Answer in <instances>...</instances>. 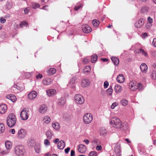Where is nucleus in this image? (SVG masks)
I'll return each mask as SVG.
<instances>
[{"label": "nucleus", "instance_id": "nucleus-1", "mask_svg": "<svg viewBox=\"0 0 156 156\" xmlns=\"http://www.w3.org/2000/svg\"><path fill=\"white\" fill-rule=\"evenodd\" d=\"M110 123L115 128L121 129L123 130H126L127 129V126L126 122H122L120 119L116 117L112 118Z\"/></svg>", "mask_w": 156, "mask_h": 156}, {"label": "nucleus", "instance_id": "nucleus-2", "mask_svg": "<svg viewBox=\"0 0 156 156\" xmlns=\"http://www.w3.org/2000/svg\"><path fill=\"white\" fill-rule=\"evenodd\" d=\"M16 119L15 115L12 113L10 114L7 117V124L9 127H13L16 122Z\"/></svg>", "mask_w": 156, "mask_h": 156}, {"label": "nucleus", "instance_id": "nucleus-3", "mask_svg": "<svg viewBox=\"0 0 156 156\" xmlns=\"http://www.w3.org/2000/svg\"><path fill=\"white\" fill-rule=\"evenodd\" d=\"M93 119L92 115L89 113H86L83 117V122L86 124L90 123Z\"/></svg>", "mask_w": 156, "mask_h": 156}, {"label": "nucleus", "instance_id": "nucleus-4", "mask_svg": "<svg viewBox=\"0 0 156 156\" xmlns=\"http://www.w3.org/2000/svg\"><path fill=\"white\" fill-rule=\"evenodd\" d=\"M15 152L16 155L18 156H22L24 153V148L22 146H17L15 149Z\"/></svg>", "mask_w": 156, "mask_h": 156}, {"label": "nucleus", "instance_id": "nucleus-5", "mask_svg": "<svg viewBox=\"0 0 156 156\" xmlns=\"http://www.w3.org/2000/svg\"><path fill=\"white\" fill-rule=\"evenodd\" d=\"M28 109L24 108L22 109L20 113V117L22 120H26L28 118Z\"/></svg>", "mask_w": 156, "mask_h": 156}, {"label": "nucleus", "instance_id": "nucleus-6", "mask_svg": "<svg viewBox=\"0 0 156 156\" xmlns=\"http://www.w3.org/2000/svg\"><path fill=\"white\" fill-rule=\"evenodd\" d=\"M74 99L77 103L80 105L82 104L84 102V100L83 97L79 94H76L75 96Z\"/></svg>", "mask_w": 156, "mask_h": 156}, {"label": "nucleus", "instance_id": "nucleus-7", "mask_svg": "<svg viewBox=\"0 0 156 156\" xmlns=\"http://www.w3.org/2000/svg\"><path fill=\"white\" fill-rule=\"evenodd\" d=\"M26 131L24 129H21L19 130L17 134V137L19 139H23L26 135Z\"/></svg>", "mask_w": 156, "mask_h": 156}, {"label": "nucleus", "instance_id": "nucleus-8", "mask_svg": "<svg viewBox=\"0 0 156 156\" xmlns=\"http://www.w3.org/2000/svg\"><path fill=\"white\" fill-rule=\"evenodd\" d=\"M86 150L87 147L85 145L83 144L79 145L78 147V150L80 153H84L86 152Z\"/></svg>", "mask_w": 156, "mask_h": 156}, {"label": "nucleus", "instance_id": "nucleus-9", "mask_svg": "<svg viewBox=\"0 0 156 156\" xmlns=\"http://www.w3.org/2000/svg\"><path fill=\"white\" fill-rule=\"evenodd\" d=\"M136 82L135 81H132L129 83V88L133 91L137 89Z\"/></svg>", "mask_w": 156, "mask_h": 156}, {"label": "nucleus", "instance_id": "nucleus-10", "mask_svg": "<svg viewBox=\"0 0 156 156\" xmlns=\"http://www.w3.org/2000/svg\"><path fill=\"white\" fill-rule=\"evenodd\" d=\"M82 30L83 32L89 33L91 31V29L89 25H84L82 26Z\"/></svg>", "mask_w": 156, "mask_h": 156}, {"label": "nucleus", "instance_id": "nucleus-11", "mask_svg": "<svg viewBox=\"0 0 156 156\" xmlns=\"http://www.w3.org/2000/svg\"><path fill=\"white\" fill-rule=\"evenodd\" d=\"M37 92L35 91H32L28 94V98L30 100H33L37 97Z\"/></svg>", "mask_w": 156, "mask_h": 156}, {"label": "nucleus", "instance_id": "nucleus-12", "mask_svg": "<svg viewBox=\"0 0 156 156\" xmlns=\"http://www.w3.org/2000/svg\"><path fill=\"white\" fill-rule=\"evenodd\" d=\"M144 23L143 19L142 18H141L139 20L137 21L135 23V26L136 28H140L143 25Z\"/></svg>", "mask_w": 156, "mask_h": 156}, {"label": "nucleus", "instance_id": "nucleus-13", "mask_svg": "<svg viewBox=\"0 0 156 156\" xmlns=\"http://www.w3.org/2000/svg\"><path fill=\"white\" fill-rule=\"evenodd\" d=\"M7 109V107L6 105L2 104L0 105V113L1 114H4Z\"/></svg>", "mask_w": 156, "mask_h": 156}, {"label": "nucleus", "instance_id": "nucleus-14", "mask_svg": "<svg viewBox=\"0 0 156 156\" xmlns=\"http://www.w3.org/2000/svg\"><path fill=\"white\" fill-rule=\"evenodd\" d=\"M47 107L45 105H42L40 106L38 111L40 113L44 114L47 112Z\"/></svg>", "mask_w": 156, "mask_h": 156}, {"label": "nucleus", "instance_id": "nucleus-15", "mask_svg": "<svg viewBox=\"0 0 156 156\" xmlns=\"http://www.w3.org/2000/svg\"><path fill=\"white\" fill-rule=\"evenodd\" d=\"M116 80L118 82L120 83H122L124 82L125 78L123 75L120 74L117 76Z\"/></svg>", "mask_w": 156, "mask_h": 156}, {"label": "nucleus", "instance_id": "nucleus-16", "mask_svg": "<svg viewBox=\"0 0 156 156\" xmlns=\"http://www.w3.org/2000/svg\"><path fill=\"white\" fill-rule=\"evenodd\" d=\"M141 71L144 73L147 72V66L145 63H142L140 66Z\"/></svg>", "mask_w": 156, "mask_h": 156}, {"label": "nucleus", "instance_id": "nucleus-17", "mask_svg": "<svg viewBox=\"0 0 156 156\" xmlns=\"http://www.w3.org/2000/svg\"><path fill=\"white\" fill-rule=\"evenodd\" d=\"M56 93V90L55 89H50L47 91V94L49 97L55 95Z\"/></svg>", "mask_w": 156, "mask_h": 156}, {"label": "nucleus", "instance_id": "nucleus-18", "mask_svg": "<svg viewBox=\"0 0 156 156\" xmlns=\"http://www.w3.org/2000/svg\"><path fill=\"white\" fill-rule=\"evenodd\" d=\"M90 82L88 79L83 80L81 82V85L83 87H86L90 85Z\"/></svg>", "mask_w": 156, "mask_h": 156}, {"label": "nucleus", "instance_id": "nucleus-19", "mask_svg": "<svg viewBox=\"0 0 156 156\" xmlns=\"http://www.w3.org/2000/svg\"><path fill=\"white\" fill-rule=\"evenodd\" d=\"M6 98L11 100L13 102H15L16 100V97L15 95L12 94H10L7 95Z\"/></svg>", "mask_w": 156, "mask_h": 156}, {"label": "nucleus", "instance_id": "nucleus-20", "mask_svg": "<svg viewBox=\"0 0 156 156\" xmlns=\"http://www.w3.org/2000/svg\"><path fill=\"white\" fill-rule=\"evenodd\" d=\"M115 152L117 155L119 156L121 152L120 146L119 145L116 146L115 148Z\"/></svg>", "mask_w": 156, "mask_h": 156}, {"label": "nucleus", "instance_id": "nucleus-21", "mask_svg": "<svg viewBox=\"0 0 156 156\" xmlns=\"http://www.w3.org/2000/svg\"><path fill=\"white\" fill-rule=\"evenodd\" d=\"M23 88L18 86V84H15L12 87V90L13 91H16V90H22Z\"/></svg>", "mask_w": 156, "mask_h": 156}, {"label": "nucleus", "instance_id": "nucleus-22", "mask_svg": "<svg viewBox=\"0 0 156 156\" xmlns=\"http://www.w3.org/2000/svg\"><path fill=\"white\" fill-rule=\"evenodd\" d=\"M65 143L63 140H61L58 142V147L60 149H63L65 147Z\"/></svg>", "mask_w": 156, "mask_h": 156}, {"label": "nucleus", "instance_id": "nucleus-23", "mask_svg": "<svg viewBox=\"0 0 156 156\" xmlns=\"http://www.w3.org/2000/svg\"><path fill=\"white\" fill-rule=\"evenodd\" d=\"M52 80L50 78H47L44 80L43 81V83L45 85H49L52 83Z\"/></svg>", "mask_w": 156, "mask_h": 156}, {"label": "nucleus", "instance_id": "nucleus-24", "mask_svg": "<svg viewBox=\"0 0 156 156\" xmlns=\"http://www.w3.org/2000/svg\"><path fill=\"white\" fill-rule=\"evenodd\" d=\"M66 103V100L63 97H62L58 100V104L59 105L63 106Z\"/></svg>", "mask_w": 156, "mask_h": 156}, {"label": "nucleus", "instance_id": "nucleus-25", "mask_svg": "<svg viewBox=\"0 0 156 156\" xmlns=\"http://www.w3.org/2000/svg\"><path fill=\"white\" fill-rule=\"evenodd\" d=\"M114 90L116 93H120L122 91V88L120 86L117 84L115 85Z\"/></svg>", "mask_w": 156, "mask_h": 156}, {"label": "nucleus", "instance_id": "nucleus-26", "mask_svg": "<svg viewBox=\"0 0 156 156\" xmlns=\"http://www.w3.org/2000/svg\"><path fill=\"white\" fill-rule=\"evenodd\" d=\"M111 59L115 65L117 66L119 64V60L118 58L113 57L111 58Z\"/></svg>", "mask_w": 156, "mask_h": 156}, {"label": "nucleus", "instance_id": "nucleus-27", "mask_svg": "<svg viewBox=\"0 0 156 156\" xmlns=\"http://www.w3.org/2000/svg\"><path fill=\"white\" fill-rule=\"evenodd\" d=\"M56 69L54 68H51L47 71L48 74L50 75H51L55 74L56 73Z\"/></svg>", "mask_w": 156, "mask_h": 156}, {"label": "nucleus", "instance_id": "nucleus-28", "mask_svg": "<svg viewBox=\"0 0 156 156\" xmlns=\"http://www.w3.org/2000/svg\"><path fill=\"white\" fill-rule=\"evenodd\" d=\"M43 121L44 123L48 124L51 121V119L49 116H46L44 117Z\"/></svg>", "mask_w": 156, "mask_h": 156}, {"label": "nucleus", "instance_id": "nucleus-29", "mask_svg": "<svg viewBox=\"0 0 156 156\" xmlns=\"http://www.w3.org/2000/svg\"><path fill=\"white\" fill-rule=\"evenodd\" d=\"M53 134V133L50 130L48 131L46 133L47 138L49 139H50L51 138Z\"/></svg>", "mask_w": 156, "mask_h": 156}, {"label": "nucleus", "instance_id": "nucleus-30", "mask_svg": "<svg viewBox=\"0 0 156 156\" xmlns=\"http://www.w3.org/2000/svg\"><path fill=\"white\" fill-rule=\"evenodd\" d=\"M138 53H140L142 55H144L145 57L147 56V53L142 48H140L139 49V50L138 51Z\"/></svg>", "mask_w": 156, "mask_h": 156}, {"label": "nucleus", "instance_id": "nucleus-31", "mask_svg": "<svg viewBox=\"0 0 156 156\" xmlns=\"http://www.w3.org/2000/svg\"><path fill=\"white\" fill-rule=\"evenodd\" d=\"M31 6L34 9H36L39 8L40 7V5L37 3L33 2L31 4Z\"/></svg>", "mask_w": 156, "mask_h": 156}, {"label": "nucleus", "instance_id": "nucleus-32", "mask_svg": "<svg viewBox=\"0 0 156 156\" xmlns=\"http://www.w3.org/2000/svg\"><path fill=\"white\" fill-rule=\"evenodd\" d=\"M97 56L96 55H92L91 58V62L92 63L95 62L97 59Z\"/></svg>", "mask_w": 156, "mask_h": 156}, {"label": "nucleus", "instance_id": "nucleus-33", "mask_svg": "<svg viewBox=\"0 0 156 156\" xmlns=\"http://www.w3.org/2000/svg\"><path fill=\"white\" fill-rule=\"evenodd\" d=\"M5 146L7 149H10L12 147V144L11 142L9 141H6L5 142Z\"/></svg>", "mask_w": 156, "mask_h": 156}, {"label": "nucleus", "instance_id": "nucleus-34", "mask_svg": "<svg viewBox=\"0 0 156 156\" xmlns=\"http://www.w3.org/2000/svg\"><path fill=\"white\" fill-rule=\"evenodd\" d=\"M32 72H24L23 75L27 78H30L32 75Z\"/></svg>", "mask_w": 156, "mask_h": 156}, {"label": "nucleus", "instance_id": "nucleus-35", "mask_svg": "<svg viewBox=\"0 0 156 156\" xmlns=\"http://www.w3.org/2000/svg\"><path fill=\"white\" fill-rule=\"evenodd\" d=\"M60 125L58 122H55L52 124V127L56 129H58L60 128Z\"/></svg>", "mask_w": 156, "mask_h": 156}, {"label": "nucleus", "instance_id": "nucleus-36", "mask_svg": "<svg viewBox=\"0 0 156 156\" xmlns=\"http://www.w3.org/2000/svg\"><path fill=\"white\" fill-rule=\"evenodd\" d=\"M148 9L149 8L148 7L144 6L142 8L141 12L143 13L147 14L148 11Z\"/></svg>", "mask_w": 156, "mask_h": 156}, {"label": "nucleus", "instance_id": "nucleus-37", "mask_svg": "<svg viewBox=\"0 0 156 156\" xmlns=\"http://www.w3.org/2000/svg\"><path fill=\"white\" fill-rule=\"evenodd\" d=\"M137 89H138L139 90L142 91L144 89L143 85L140 83H138L137 84Z\"/></svg>", "mask_w": 156, "mask_h": 156}, {"label": "nucleus", "instance_id": "nucleus-38", "mask_svg": "<svg viewBox=\"0 0 156 156\" xmlns=\"http://www.w3.org/2000/svg\"><path fill=\"white\" fill-rule=\"evenodd\" d=\"M92 23L94 26L97 27L99 25L100 23L99 21L98 20H94L92 21Z\"/></svg>", "mask_w": 156, "mask_h": 156}, {"label": "nucleus", "instance_id": "nucleus-39", "mask_svg": "<svg viewBox=\"0 0 156 156\" xmlns=\"http://www.w3.org/2000/svg\"><path fill=\"white\" fill-rule=\"evenodd\" d=\"M5 131V126L2 123H0V133L4 132Z\"/></svg>", "mask_w": 156, "mask_h": 156}, {"label": "nucleus", "instance_id": "nucleus-40", "mask_svg": "<svg viewBox=\"0 0 156 156\" xmlns=\"http://www.w3.org/2000/svg\"><path fill=\"white\" fill-rule=\"evenodd\" d=\"M35 150L36 152L37 153H39L41 151V147L39 145H36L34 147Z\"/></svg>", "mask_w": 156, "mask_h": 156}, {"label": "nucleus", "instance_id": "nucleus-41", "mask_svg": "<svg viewBox=\"0 0 156 156\" xmlns=\"http://www.w3.org/2000/svg\"><path fill=\"white\" fill-rule=\"evenodd\" d=\"M151 77L152 79H156V71L153 70L151 73Z\"/></svg>", "mask_w": 156, "mask_h": 156}, {"label": "nucleus", "instance_id": "nucleus-42", "mask_svg": "<svg viewBox=\"0 0 156 156\" xmlns=\"http://www.w3.org/2000/svg\"><path fill=\"white\" fill-rule=\"evenodd\" d=\"M83 5L81 3H78L76 5L74 9L76 11H78L81 8Z\"/></svg>", "mask_w": 156, "mask_h": 156}, {"label": "nucleus", "instance_id": "nucleus-43", "mask_svg": "<svg viewBox=\"0 0 156 156\" xmlns=\"http://www.w3.org/2000/svg\"><path fill=\"white\" fill-rule=\"evenodd\" d=\"M91 69L90 66H85L83 69V72L84 73H88L90 72Z\"/></svg>", "mask_w": 156, "mask_h": 156}, {"label": "nucleus", "instance_id": "nucleus-44", "mask_svg": "<svg viewBox=\"0 0 156 156\" xmlns=\"http://www.w3.org/2000/svg\"><path fill=\"white\" fill-rule=\"evenodd\" d=\"M121 103L123 106H126L128 104V101L125 99H124L121 101Z\"/></svg>", "mask_w": 156, "mask_h": 156}, {"label": "nucleus", "instance_id": "nucleus-45", "mask_svg": "<svg viewBox=\"0 0 156 156\" xmlns=\"http://www.w3.org/2000/svg\"><path fill=\"white\" fill-rule=\"evenodd\" d=\"M113 91V89L112 86H110L109 88L106 90L107 94L111 95H112Z\"/></svg>", "mask_w": 156, "mask_h": 156}, {"label": "nucleus", "instance_id": "nucleus-46", "mask_svg": "<svg viewBox=\"0 0 156 156\" xmlns=\"http://www.w3.org/2000/svg\"><path fill=\"white\" fill-rule=\"evenodd\" d=\"M28 26V23L27 22L23 21L20 24V27L21 28H22L23 26L27 27Z\"/></svg>", "mask_w": 156, "mask_h": 156}, {"label": "nucleus", "instance_id": "nucleus-47", "mask_svg": "<svg viewBox=\"0 0 156 156\" xmlns=\"http://www.w3.org/2000/svg\"><path fill=\"white\" fill-rule=\"evenodd\" d=\"M97 153L94 151H91L88 154V156H96Z\"/></svg>", "mask_w": 156, "mask_h": 156}, {"label": "nucleus", "instance_id": "nucleus-48", "mask_svg": "<svg viewBox=\"0 0 156 156\" xmlns=\"http://www.w3.org/2000/svg\"><path fill=\"white\" fill-rule=\"evenodd\" d=\"M12 7V5L9 2H7L6 4V8L7 9H10Z\"/></svg>", "mask_w": 156, "mask_h": 156}, {"label": "nucleus", "instance_id": "nucleus-49", "mask_svg": "<svg viewBox=\"0 0 156 156\" xmlns=\"http://www.w3.org/2000/svg\"><path fill=\"white\" fill-rule=\"evenodd\" d=\"M76 78L75 77H73L71 79L69 83H72V84H74V83L76 80Z\"/></svg>", "mask_w": 156, "mask_h": 156}, {"label": "nucleus", "instance_id": "nucleus-50", "mask_svg": "<svg viewBox=\"0 0 156 156\" xmlns=\"http://www.w3.org/2000/svg\"><path fill=\"white\" fill-rule=\"evenodd\" d=\"M100 132L101 135H104L106 133V130L103 128H102L100 129Z\"/></svg>", "mask_w": 156, "mask_h": 156}, {"label": "nucleus", "instance_id": "nucleus-51", "mask_svg": "<svg viewBox=\"0 0 156 156\" xmlns=\"http://www.w3.org/2000/svg\"><path fill=\"white\" fill-rule=\"evenodd\" d=\"M109 85L108 82L107 81H105L104 82V86L105 88H106Z\"/></svg>", "mask_w": 156, "mask_h": 156}, {"label": "nucleus", "instance_id": "nucleus-52", "mask_svg": "<svg viewBox=\"0 0 156 156\" xmlns=\"http://www.w3.org/2000/svg\"><path fill=\"white\" fill-rule=\"evenodd\" d=\"M118 105V104L116 102H114L112 104L111 106V107L112 109H114L115 107Z\"/></svg>", "mask_w": 156, "mask_h": 156}, {"label": "nucleus", "instance_id": "nucleus-53", "mask_svg": "<svg viewBox=\"0 0 156 156\" xmlns=\"http://www.w3.org/2000/svg\"><path fill=\"white\" fill-rule=\"evenodd\" d=\"M6 20L3 17H1L0 18V22L2 23H4L6 22Z\"/></svg>", "mask_w": 156, "mask_h": 156}, {"label": "nucleus", "instance_id": "nucleus-54", "mask_svg": "<svg viewBox=\"0 0 156 156\" xmlns=\"http://www.w3.org/2000/svg\"><path fill=\"white\" fill-rule=\"evenodd\" d=\"M151 23H148L146 24L145 27L149 29L151 27Z\"/></svg>", "mask_w": 156, "mask_h": 156}, {"label": "nucleus", "instance_id": "nucleus-55", "mask_svg": "<svg viewBox=\"0 0 156 156\" xmlns=\"http://www.w3.org/2000/svg\"><path fill=\"white\" fill-rule=\"evenodd\" d=\"M44 144L45 145H50V142L47 139H45L44 141Z\"/></svg>", "mask_w": 156, "mask_h": 156}, {"label": "nucleus", "instance_id": "nucleus-56", "mask_svg": "<svg viewBox=\"0 0 156 156\" xmlns=\"http://www.w3.org/2000/svg\"><path fill=\"white\" fill-rule=\"evenodd\" d=\"M28 144L31 145L34 143V140L32 139H29L28 140Z\"/></svg>", "mask_w": 156, "mask_h": 156}, {"label": "nucleus", "instance_id": "nucleus-57", "mask_svg": "<svg viewBox=\"0 0 156 156\" xmlns=\"http://www.w3.org/2000/svg\"><path fill=\"white\" fill-rule=\"evenodd\" d=\"M37 79H41L43 77V76L42 74L39 73L36 76Z\"/></svg>", "mask_w": 156, "mask_h": 156}, {"label": "nucleus", "instance_id": "nucleus-58", "mask_svg": "<svg viewBox=\"0 0 156 156\" xmlns=\"http://www.w3.org/2000/svg\"><path fill=\"white\" fill-rule=\"evenodd\" d=\"M147 20L148 21V23H151L153 22V19L150 17H148Z\"/></svg>", "mask_w": 156, "mask_h": 156}, {"label": "nucleus", "instance_id": "nucleus-59", "mask_svg": "<svg viewBox=\"0 0 156 156\" xmlns=\"http://www.w3.org/2000/svg\"><path fill=\"white\" fill-rule=\"evenodd\" d=\"M70 149V148L69 147H68L65 150V152L66 153L68 154L69 151V150Z\"/></svg>", "mask_w": 156, "mask_h": 156}, {"label": "nucleus", "instance_id": "nucleus-60", "mask_svg": "<svg viewBox=\"0 0 156 156\" xmlns=\"http://www.w3.org/2000/svg\"><path fill=\"white\" fill-rule=\"evenodd\" d=\"M29 10V9L28 8H27L24 9V12L25 14H27L28 13Z\"/></svg>", "mask_w": 156, "mask_h": 156}, {"label": "nucleus", "instance_id": "nucleus-61", "mask_svg": "<svg viewBox=\"0 0 156 156\" xmlns=\"http://www.w3.org/2000/svg\"><path fill=\"white\" fill-rule=\"evenodd\" d=\"M153 45L156 47V38L154 39L152 42Z\"/></svg>", "mask_w": 156, "mask_h": 156}, {"label": "nucleus", "instance_id": "nucleus-62", "mask_svg": "<svg viewBox=\"0 0 156 156\" xmlns=\"http://www.w3.org/2000/svg\"><path fill=\"white\" fill-rule=\"evenodd\" d=\"M96 149L97 151L101 150L102 149V147L101 146L98 145L96 147Z\"/></svg>", "mask_w": 156, "mask_h": 156}, {"label": "nucleus", "instance_id": "nucleus-63", "mask_svg": "<svg viewBox=\"0 0 156 156\" xmlns=\"http://www.w3.org/2000/svg\"><path fill=\"white\" fill-rule=\"evenodd\" d=\"M147 36V34L146 33H144L142 34V37L143 38H145Z\"/></svg>", "mask_w": 156, "mask_h": 156}, {"label": "nucleus", "instance_id": "nucleus-64", "mask_svg": "<svg viewBox=\"0 0 156 156\" xmlns=\"http://www.w3.org/2000/svg\"><path fill=\"white\" fill-rule=\"evenodd\" d=\"M75 155V151L74 150H71V151L70 156H74Z\"/></svg>", "mask_w": 156, "mask_h": 156}]
</instances>
